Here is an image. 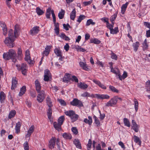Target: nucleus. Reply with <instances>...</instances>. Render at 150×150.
<instances>
[{
	"label": "nucleus",
	"mask_w": 150,
	"mask_h": 150,
	"mask_svg": "<svg viewBox=\"0 0 150 150\" xmlns=\"http://www.w3.org/2000/svg\"><path fill=\"white\" fill-rule=\"evenodd\" d=\"M35 84L36 87V89L38 93L39 92L41 91V86L40 83L38 80H36L35 82Z\"/></svg>",
	"instance_id": "nucleus-23"
},
{
	"label": "nucleus",
	"mask_w": 150,
	"mask_h": 150,
	"mask_svg": "<svg viewBox=\"0 0 150 150\" xmlns=\"http://www.w3.org/2000/svg\"><path fill=\"white\" fill-rule=\"evenodd\" d=\"M51 48V46H47L45 48V50L44 51L43 53V56L45 55L46 56H47L49 54Z\"/></svg>",
	"instance_id": "nucleus-21"
},
{
	"label": "nucleus",
	"mask_w": 150,
	"mask_h": 150,
	"mask_svg": "<svg viewBox=\"0 0 150 150\" xmlns=\"http://www.w3.org/2000/svg\"><path fill=\"white\" fill-rule=\"evenodd\" d=\"M77 86L79 88L84 90H86L88 87V86L87 84L82 82L78 83Z\"/></svg>",
	"instance_id": "nucleus-18"
},
{
	"label": "nucleus",
	"mask_w": 150,
	"mask_h": 150,
	"mask_svg": "<svg viewBox=\"0 0 150 150\" xmlns=\"http://www.w3.org/2000/svg\"><path fill=\"white\" fill-rule=\"evenodd\" d=\"M110 71L111 72L115 74L118 76L120 75V71L119 69L117 68H113V67H111Z\"/></svg>",
	"instance_id": "nucleus-20"
},
{
	"label": "nucleus",
	"mask_w": 150,
	"mask_h": 150,
	"mask_svg": "<svg viewBox=\"0 0 150 150\" xmlns=\"http://www.w3.org/2000/svg\"><path fill=\"white\" fill-rule=\"evenodd\" d=\"M25 59L30 64H33L34 63V61L31 60L30 56H25Z\"/></svg>",
	"instance_id": "nucleus-34"
},
{
	"label": "nucleus",
	"mask_w": 150,
	"mask_h": 150,
	"mask_svg": "<svg viewBox=\"0 0 150 150\" xmlns=\"http://www.w3.org/2000/svg\"><path fill=\"white\" fill-rule=\"evenodd\" d=\"M6 96L3 92H1L0 93V100L1 102H2L5 99Z\"/></svg>",
	"instance_id": "nucleus-43"
},
{
	"label": "nucleus",
	"mask_w": 150,
	"mask_h": 150,
	"mask_svg": "<svg viewBox=\"0 0 150 150\" xmlns=\"http://www.w3.org/2000/svg\"><path fill=\"white\" fill-rule=\"evenodd\" d=\"M128 3L127 2L125 4H123L121 7V13L123 14L125 11L126 9L127 8Z\"/></svg>",
	"instance_id": "nucleus-40"
},
{
	"label": "nucleus",
	"mask_w": 150,
	"mask_h": 150,
	"mask_svg": "<svg viewBox=\"0 0 150 150\" xmlns=\"http://www.w3.org/2000/svg\"><path fill=\"white\" fill-rule=\"evenodd\" d=\"M65 114L66 115L69 116L71 117L73 116V115L75 114V113L74 111L71 110L65 112Z\"/></svg>",
	"instance_id": "nucleus-38"
},
{
	"label": "nucleus",
	"mask_w": 150,
	"mask_h": 150,
	"mask_svg": "<svg viewBox=\"0 0 150 150\" xmlns=\"http://www.w3.org/2000/svg\"><path fill=\"white\" fill-rule=\"evenodd\" d=\"M51 13L52 14L53 19V16H54L55 18L56 19V17L54 13V11L53 10H52L51 8L49 7L47 9L46 12V16L47 18L49 19L50 18Z\"/></svg>",
	"instance_id": "nucleus-8"
},
{
	"label": "nucleus",
	"mask_w": 150,
	"mask_h": 150,
	"mask_svg": "<svg viewBox=\"0 0 150 150\" xmlns=\"http://www.w3.org/2000/svg\"><path fill=\"white\" fill-rule=\"evenodd\" d=\"M78 117V115L75 113L71 117V119L72 121L74 122L77 120Z\"/></svg>",
	"instance_id": "nucleus-52"
},
{
	"label": "nucleus",
	"mask_w": 150,
	"mask_h": 150,
	"mask_svg": "<svg viewBox=\"0 0 150 150\" xmlns=\"http://www.w3.org/2000/svg\"><path fill=\"white\" fill-rule=\"evenodd\" d=\"M38 93L37 96V100L39 103H41L45 97V93L44 91L42 90Z\"/></svg>",
	"instance_id": "nucleus-5"
},
{
	"label": "nucleus",
	"mask_w": 150,
	"mask_h": 150,
	"mask_svg": "<svg viewBox=\"0 0 150 150\" xmlns=\"http://www.w3.org/2000/svg\"><path fill=\"white\" fill-rule=\"evenodd\" d=\"M56 139L54 137H52L49 141V147L51 149L53 148L54 147Z\"/></svg>",
	"instance_id": "nucleus-10"
},
{
	"label": "nucleus",
	"mask_w": 150,
	"mask_h": 150,
	"mask_svg": "<svg viewBox=\"0 0 150 150\" xmlns=\"http://www.w3.org/2000/svg\"><path fill=\"white\" fill-rule=\"evenodd\" d=\"M139 45V43L138 42H137L133 44L132 46L134 48V50L135 52L137 51Z\"/></svg>",
	"instance_id": "nucleus-35"
},
{
	"label": "nucleus",
	"mask_w": 150,
	"mask_h": 150,
	"mask_svg": "<svg viewBox=\"0 0 150 150\" xmlns=\"http://www.w3.org/2000/svg\"><path fill=\"white\" fill-rule=\"evenodd\" d=\"M0 26L2 28L3 35L5 36L6 35L7 32V28L6 25L4 23L1 22Z\"/></svg>",
	"instance_id": "nucleus-13"
},
{
	"label": "nucleus",
	"mask_w": 150,
	"mask_h": 150,
	"mask_svg": "<svg viewBox=\"0 0 150 150\" xmlns=\"http://www.w3.org/2000/svg\"><path fill=\"white\" fill-rule=\"evenodd\" d=\"M63 26L64 29L66 30H69V28H70V26L68 23H67V24H64Z\"/></svg>",
	"instance_id": "nucleus-61"
},
{
	"label": "nucleus",
	"mask_w": 150,
	"mask_h": 150,
	"mask_svg": "<svg viewBox=\"0 0 150 150\" xmlns=\"http://www.w3.org/2000/svg\"><path fill=\"white\" fill-rule=\"evenodd\" d=\"M75 48L78 51L84 52L86 51L85 49L81 48L79 45L75 46Z\"/></svg>",
	"instance_id": "nucleus-42"
},
{
	"label": "nucleus",
	"mask_w": 150,
	"mask_h": 150,
	"mask_svg": "<svg viewBox=\"0 0 150 150\" xmlns=\"http://www.w3.org/2000/svg\"><path fill=\"white\" fill-rule=\"evenodd\" d=\"M73 133L75 135L77 134L78 133V129L75 127H73L71 129Z\"/></svg>",
	"instance_id": "nucleus-58"
},
{
	"label": "nucleus",
	"mask_w": 150,
	"mask_h": 150,
	"mask_svg": "<svg viewBox=\"0 0 150 150\" xmlns=\"http://www.w3.org/2000/svg\"><path fill=\"white\" fill-rule=\"evenodd\" d=\"M71 79L70 74H66L63 79V81L64 82L68 81Z\"/></svg>",
	"instance_id": "nucleus-26"
},
{
	"label": "nucleus",
	"mask_w": 150,
	"mask_h": 150,
	"mask_svg": "<svg viewBox=\"0 0 150 150\" xmlns=\"http://www.w3.org/2000/svg\"><path fill=\"white\" fill-rule=\"evenodd\" d=\"M117 103V100L114 96L106 103V106L107 107H113L116 105Z\"/></svg>",
	"instance_id": "nucleus-7"
},
{
	"label": "nucleus",
	"mask_w": 150,
	"mask_h": 150,
	"mask_svg": "<svg viewBox=\"0 0 150 150\" xmlns=\"http://www.w3.org/2000/svg\"><path fill=\"white\" fill-rule=\"evenodd\" d=\"M36 12L38 15H41L44 13V12L38 7L36 8Z\"/></svg>",
	"instance_id": "nucleus-48"
},
{
	"label": "nucleus",
	"mask_w": 150,
	"mask_h": 150,
	"mask_svg": "<svg viewBox=\"0 0 150 150\" xmlns=\"http://www.w3.org/2000/svg\"><path fill=\"white\" fill-rule=\"evenodd\" d=\"M76 16V11L75 9L74 8L73 9L72 11L70 14V18L73 20H74Z\"/></svg>",
	"instance_id": "nucleus-29"
},
{
	"label": "nucleus",
	"mask_w": 150,
	"mask_h": 150,
	"mask_svg": "<svg viewBox=\"0 0 150 150\" xmlns=\"http://www.w3.org/2000/svg\"><path fill=\"white\" fill-rule=\"evenodd\" d=\"M134 142L136 143H138L139 146L141 145V141L139 138L137 136L134 135L133 137Z\"/></svg>",
	"instance_id": "nucleus-27"
},
{
	"label": "nucleus",
	"mask_w": 150,
	"mask_h": 150,
	"mask_svg": "<svg viewBox=\"0 0 150 150\" xmlns=\"http://www.w3.org/2000/svg\"><path fill=\"white\" fill-rule=\"evenodd\" d=\"M92 2V0H90L88 1H84L83 2V4L84 6H86L91 4Z\"/></svg>",
	"instance_id": "nucleus-64"
},
{
	"label": "nucleus",
	"mask_w": 150,
	"mask_h": 150,
	"mask_svg": "<svg viewBox=\"0 0 150 150\" xmlns=\"http://www.w3.org/2000/svg\"><path fill=\"white\" fill-rule=\"evenodd\" d=\"M18 84V80L16 77H13L12 79V85L11 87V89L15 88L17 86Z\"/></svg>",
	"instance_id": "nucleus-14"
},
{
	"label": "nucleus",
	"mask_w": 150,
	"mask_h": 150,
	"mask_svg": "<svg viewBox=\"0 0 150 150\" xmlns=\"http://www.w3.org/2000/svg\"><path fill=\"white\" fill-rule=\"evenodd\" d=\"M54 128L58 131H60L61 130V125L59 124L58 122H54L53 123Z\"/></svg>",
	"instance_id": "nucleus-25"
},
{
	"label": "nucleus",
	"mask_w": 150,
	"mask_h": 150,
	"mask_svg": "<svg viewBox=\"0 0 150 150\" xmlns=\"http://www.w3.org/2000/svg\"><path fill=\"white\" fill-rule=\"evenodd\" d=\"M46 103L47 105L49 107L47 112V115L48 118L51 122H52V110L50 108L53 105L52 102L50 98L48 96L46 98Z\"/></svg>",
	"instance_id": "nucleus-3"
},
{
	"label": "nucleus",
	"mask_w": 150,
	"mask_h": 150,
	"mask_svg": "<svg viewBox=\"0 0 150 150\" xmlns=\"http://www.w3.org/2000/svg\"><path fill=\"white\" fill-rule=\"evenodd\" d=\"M110 31V33L112 34H116L119 32L117 27H115L114 29L113 28Z\"/></svg>",
	"instance_id": "nucleus-39"
},
{
	"label": "nucleus",
	"mask_w": 150,
	"mask_h": 150,
	"mask_svg": "<svg viewBox=\"0 0 150 150\" xmlns=\"http://www.w3.org/2000/svg\"><path fill=\"white\" fill-rule=\"evenodd\" d=\"M92 141L91 139L88 140V143L87 144V148L88 150H90L91 147Z\"/></svg>",
	"instance_id": "nucleus-56"
},
{
	"label": "nucleus",
	"mask_w": 150,
	"mask_h": 150,
	"mask_svg": "<svg viewBox=\"0 0 150 150\" xmlns=\"http://www.w3.org/2000/svg\"><path fill=\"white\" fill-rule=\"evenodd\" d=\"M45 75L47 76L51 77V74L49 70L47 69L45 71L44 75Z\"/></svg>",
	"instance_id": "nucleus-63"
},
{
	"label": "nucleus",
	"mask_w": 150,
	"mask_h": 150,
	"mask_svg": "<svg viewBox=\"0 0 150 150\" xmlns=\"http://www.w3.org/2000/svg\"><path fill=\"white\" fill-rule=\"evenodd\" d=\"M18 58H21L22 56V50L21 48H18Z\"/></svg>",
	"instance_id": "nucleus-55"
},
{
	"label": "nucleus",
	"mask_w": 150,
	"mask_h": 150,
	"mask_svg": "<svg viewBox=\"0 0 150 150\" xmlns=\"http://www.w3.org/2000/svg\"><path fill=\"white\" fill-rule=\"evenodd\" d=\"M19 30V26L16 25L15 26L14 32L12 29L8 32V37L6 38L4 42L5 44L10 48L13 47L15 45L14 41L16 38L18 36Z\"/></svg>",
	"instance_id": "nucleus-1"
},
{
	"label": "nucleus",
	"mask_w": 150,
	"mask_h": 150,
	"mask_svg": "<svg viewBox=\"0 0 150 150\" xmlns=\"http://www.w3.org/2000/svg\"><path fill=\"white\" fill-rule=\"evenodd\" d=\"M16 67L18 70H21L22 74L25 75L28 70V67L26 64L23 63L20 66L19 65H16Z\"/></svg>",
	"instance_id": "nucleus-4"
},
{
	"label": "nucleus",
	"mask_w": 150,
	"mask_h": 150,
	"mask_svg": "<svg viewBox=\"0 0 150 150\" xmlns=\"http://www.w3.org/2000/svg\"><path fill=\"white\" fill-rule=\"evenodd\" d=\"M123 120L124 123L125 125L129 127H130V125L129 120L126 118H124Z\"/></svg>",
	"instance_id": "nucleus-44"
},
{
	"label": "nucleus",
	"mask_w": 150,
	"mask_h": 150,
	"mask_svg": "<svg viewBox=\"0 0 150 150\" xmlns=\"http://www.w3.org/2000/svg\"><path fill=\"white\" fill-rule=\"evenodd\" d=\"M88 119L86 118L85 119L84 122L86 123H88L89 125H91L92 122V118L89 116L88 117Z\"/></svg>",
	"instance_id": "nucleus-37"
},
{
	"label": "nucleus",
	"mask_w": 150,
	"mask_h": 150,
	"mask_svg": "<svg viewBox=\"0 0 150 150\" xmlns=\"http://www.w3.org/2000/svg\"><path fill=\"white\" fill-rule=\"evenodd\" d=\"M81 96L83 97H88L90 96V94L88 92L86 91L81 94Z\"/></svg>",
	"instance_id": "nucleus-59"
},
{
	"label": "nucleus",
	"mask_w": 150,
	"mask_h": 150,
	"mask_svg": "<svg viewBox=\"0 0 150 150\" xmlns=\"http://www.w3.org/2000/svg\"><path fill=\"white\" fill-rule=\"evenodd\" d=\"M39 27L38 26H35L33 27L30 31V34L33 35L37 34L39 31Z\"/></svg>",
	"instance_id": "nucleus-12"
},
{
	"label": "nucleus",
	"mask_w": 150,
	"mask_h": 150,
	"mask_svg": "<svg viewBox=\"0 0 150 150\" xmlns=\"http://www.w3.org/2000/svg\"><path fill=\"white\" fill-rule=\"evenodd\" d=\"M114 24V23H112L111 24H110L109 23H108L107 24H106L107 27L110 30L113 28Z\"/></svg>",
	"instance_id": "nucleus-60"
},
{
	"label": "nucleus",
	"mask_w": 150,
	"mask_h": 150,
	"mask_svg": "<svg viewBox=\"0 0 150 150\" xmlns=\"http://www.w3.org/2000/svg\"><path fill=\"white\" fill-rule=\"evenodd\" d=\"M54 52L55 54L57 57H59L58 60L60 61H62L63 58L62 57V53L59 47L55 48L54 50Z\"/></svg>",
	"instance_id": "nucleus-6"
},
{
	"label": "nucleus",
	"mask_w": 150,
	"mask_h": 150,
	"mask_svg": "<svg viewBox=\"0 0 150 150\" xmlns=\"http://www.w3.org/2000/svg\"><path fill=\"white\" fill-rule=\"evenodd\" d=\"M58 100L60 104L63 106L66 105V103L62 99H58Z\"/></svg>",
	"instance_id": "nucleus-62"
},
{
	"label": "nucleus",
	"mask_w": 150,
	"mask_h": 150,
	"mask_svg": "<svg viewBox=\"0 0 150 150\" xmlns=\"http://www.w3.org/2000/svg\"><path fill=\"white\" fill-rule=\"evenodd\" d=\"M132 127L133 129L136 132H138L139 131V126L136 123L134 120H132Z\"/></svg>",
	"instance_id": "nucleus-17"
},
{
	"label": "nucleus",
	"mask_w": 150,
	"mask_h": 150,
	"mask_svg": "<svg viewBox=\"0 0 150 150\" xmlns=\"http://www.w3.org/2000/svg\"><path fill=\"white\" fill-rule=\"evenodd\" d=\"M21 126V124L20 122H18L16 124L15 127L16 132L17 133H18L20 132V127Z\"/></svg>",
	"instance_id": "nucleus-28"
},
{
	"label": "nucleus",
	"mask_w": 150,
	"mask_h": 150,
	"mask_svg": "<svg viewBox=\"0 0 150 150\" xmlns=\"http://www.w3.org/2000/svg\"><path fill=\"white\" fill-rule=\"evenodd\" d=\"M127 76V73L125 71H124L123 74L121 76L120 74V75H119L118 77L119 79L122 80V79H124L126 78Z\"/></svg>",
	"instance_id": "nucleus-36"
},
{
	"label": "nucleus",
	"mask_w": 150,
	"mask_h": 150,
	"mask_svg": "<svg viewBox=\"0 0 150 150\" xmlns=\"http://www.w3.org/2000/svg\"><path fill=\"white\" fill-rule=\"evenodd\" d=\"M93 81L96 84H97L100 87L103 89H106L107 88L101 82L98 80L93 79Z\"/></svg>",
	"instance_id": "nucleus-16"
},
{
	"label": "nucleus",
	"mask_w": 150,
	"mask_h": 150,
	"mask_svg": "<svg viewBox=\"0 0 150 150\" xmlns=\"http://www.w3.org/2000/svg\"><path fill=\"white\" fill-rule=\"evenodd\" d=\"M64 116H62L59 118L58 120V122L59 124L60 125H62L63 124V122L64 121Z\"/></svg>",
	"instance_id": "nucleus-45"
},
{
	"label": "nucleus",
	"mask_w": 150,
	"mask_h": 150,
	"mask_svg": "<svg viewBox=\"0 0 150 150\" xmlns=\"http://www.w3.org/2000/svg\"><path fill=\"white\" fill-rule=\"evenodd\" d=\"M109 88L113 92L117 93H119V91L117 90L115 88L112 86L110 85L109 86Z\"/></svg>",
	"instance_id": "nucleus-47"
},
{
	"label": "nucleus",
	"mask_w": 150,
	"mask_h": 150,
	"mask_svg": "<svg viewBox=\"0 0 150 150\" xmlns=\"http://www.w3.org/2000/svg\"><path fill=\"white\" fill-rule=\"evenodd\" d=\"M3 57L6 60L11 59L14 62H15L17 61L16 53L15 50L12 49L9 50L8 53H4L3 55Z\"/></svg>",
	"instance_id": "nucleus-2"
},
{
	"label": "nucleus",
	"mask_w": 150,
	"mask_h": 150,
	"mask_svg": "<svg viewBox=\"0 0 150 150\" xmlns=\"http://www.w3.org/2000/svg\"><path fill=\"white\" fill-rule=\"evenodd\" d=\"M62 136L64 138L66 139H70L72 138L71 134L66 133L63 134Z\"/></svg>",
	"instance_id": "nucleus-32"
},
{
	"label": "nucleus",
	"mask_w": 150,
	"mask_h": 150,
	"mask_svg": "<svg viewBox=\"0 0 150 150\" xmlns=\"http://www.w3.org/2000/svg\"><path fill=\"white\" fill-rule=\"evenodd\" d=\"M90 42L94 43L95 44H99L100 43V41L97 39H94L90 40Z\"/></svg>",
	"instance_id": "nucleus-51"
},
{
	"label": "nucleus",
	"mask_w": 150,
	"mask_h": 150,
	"mask_svg": "<svg viewBox=\"0 0 150 150\" xmlns=\"http://www.w3.org/2000/svg\"><path fill=\"white\" fill-rule=\"evenodd\" d=\"M34 125L31 126L27 132V133L25 136V138H28L30 137L31 134L34 131Z\"/></svg>",
	"instance_id": "nucleus-19"
},
{
	"label": "nucleus",
	"mask_w": 150,
	"mask_h": 150,
	"mask_svg": "<svg viewBox=\"0 0 150 150\" xmlns=\"http://www.w3.org/2000/svg\"><path fill=\"white\" fill-rule=\"evenodd\" d=\"M143 50L144 51L148 49V45L147 42V40L146 39L142 43Z\"/></svg>",
	"instance_id": "nucleus-31"
},
{
	"label": "nucleus",
	"mask_w": 150,
	"mask_h": 150,
	"mask_svg": "<svg viewBox=\"0 0 150 150\" xmlns=\"http://www.w3.org/2000/svg\"><path fill=\"white\" fill-rule=\"evenodd\" d=\"M96 98L98 99H108L110 98L109 96L107 95L96 94Z\"/></svg>",
	"instance_id": "nucleus-15"
},
{
	"label": "nucleus",
	"mask_w": 150,
	"mask_h": 150,
	"mask_svg": "<svg viewBox=\"0 0 150 150\" xmlns=\"http://www.w3.org/2000/svg\"><path fill=\"white\" fill-rule=\"evenodd\" d=\"M23 146L24 150H29V144L26 141L23 144Z\"/></svg>",
	"instance_id": "nucleus-53"
},
{
	"label": "nucleus",
	"mask_w": 150,
	"mask_h": 150,
	"mask_svg": "<svg viewBox=\"0 0 150 150\" xmlns=\"http://www.w3.org/2000/svg\"><path fill=\"white\" fill-rule=\"evenodd\" d=\"M26 87L25 86H23L20 89V91L18 95L19 96H22L24 94L26 91Z\"/></svg>",
	"instance_id": "nucleus-30"
},
{
	"label": "nucleus",
	"mask_w": 150,
	"mask_h": 150,
	"mask_svg": "<svg viewBox=\"0 0 150 150\" xmlns=\"http://www.w3.org/2000/svg\"><path fill=\"white\" fill-rule=\"evenodd\" d=\"M16 114V111L15 110L11 111L9 114L8 115V118L11 119L14 117L15 115Z\"/></svg>",
	"instance_id": "nucleus-49"
},
{
	"label": "nucleus",
	"mask_w": 150,
	"mask_h": 150,
	"mask_svg": "<svg viewBox=\"0 0 150 150\" xmlns=\"http://www.w3.org/2000/svg\"><path fill=\"white\" fill-rule=\"evenodd\" d=\"M86 17L83 15H80L78 18L77 21L80 23L81 21L85 18Z\"/></svg>",
	"instance_id": "nucleus-57"
},
{
	"label": "nucleus",
	"mask_w": 150,
	"mask_h": 150,
	"mask_svg": "<svg viewBox=\"0 0 150 150\" xmlns=\"http://www.w3.org/2000/svg\"><path fill=\"white\" fill-rule=\"evenodd\" d=\"M60 37L63 39H64L66 40H69V38L67 36H66L64 34L61 33L60 35Z\"/></svg>",
	"instance_id": "nucleus-50"
},
{
	"label": "nucleus",
	"mask_w": 150,
	"mask_h": 150,
	"mask_svg": "<svg viewBox=\"0 0 150 150\" xmlns=\"http://www.w3.org/2000/svg\"><path fill=\"white\" fill-rule=\"evenodd\" d=\"M95 23L91 19H89L86 22V25L87 26H88L91 24L92 25H94Z\"/></svg>",
	"instance_id": "nucleus-46"
},
{
	"label": "nucleus",
	"mask_w": 150,
	"mask_h": 150,
	"mask_svg": "<svg viewBox=\"0 0 150 150\" xmlns=\"http://www.w3.org/2000/svg\"><path fill=\"white\" fill-rule=\"evenodd\" d=\"M145 88L147 91L150 92V81L148 80L146 83Z\"/></svg>",
	"instance_id": "nucleus-41"
},
{
	"label": "nucleus",
	"mask_w": 150,
	"mask_h": 150,
	"mask_svg": "<svg viewBox=\"0 0 150 150\" xmlns=\"http://www.w3.org/2000/svg\"><path fill=\"white\" fill-rule=\"evenodd\" d=\"M134 103L135 109L136 111L137 112L138 109L139 104L137 100L136 99H134Z\"/></svg>",
	"instance_id": "nucleus-54"
},
{
	"label": "nucleus",
	"mask_w": 150,
	"mask_h": 150,
	"mask_svg": "<svg viewBox=\"0 0 150 150\" xmlns=\"http://www.w3.org/2000/svg\"><path fill=\"white\" fill-rule=\"evenodd\" d=\"M79 65L81 67L85 70L88 71L89 70V68L87 66V64L86 62H79Z\"/></svg>",
	"instance_id": "nucleus-22"
},
{
	"label": "nucleus",
	"mask_w": 150,
	"mask_h": 150,
	"mask_svg": "<svg viewBox=\"0 0 150 150\" xmlns=\"http://www.w3.org/2000/svg\"><path fill=\"white\" fill-rule=\"evenodd\" d=\"M71 105L73 106L81 107L83 106V105L81 101L77 99H74L71 102Z\"/></svg>",
	"instance_id": "nucleus-9"
},
{
	"label": "nucleus",
	"mask_w": 150,
	"mask_h": 150,
	"mask_svg": "<svg viewBox=\"0 0 150 150\" xmlns=\"http://www.w3.org/2000/svg\"><path fill=\"white\" fill-rule=\"evenodd\" d=\"M73 142L76 148L79 149H81V144L78 139H74Z\"/></svg>",
	"instance_id": "nucleus-24"
},
{
	"label": "nucleus",
	"mask_w": 150,
	"mask_h": 150,
	"mask_svg": "<svg viewBox=\"0 0 150 150\" xmlns=\"http://www.w3.org/2000/svg\"><path fill=\"white\" fill-rule=\"evenodd\" d=\"M65 13V11L61 9V11H60L58 14V16L59 19H62L63 18Z\"/></svg>",
	"instance_id": "nucleus-33"
},
{
	"label": "nucleus",
	"mask_w": 150,
	"mask_h": 150,
	"mask_svg": "<svg viewBox=\"0 0 150 150\" xmlns=\"http://www.w3.org/2000/svg\"><path fill=\"white\" fill-rule=\"evenodd\" d=\"M53 22L54 23V30L55 32L57 35H58L59 33V26L58 23H56V19L55 18L54 16H53Z\"/></svg>",
	"instance_id": "nucleus-11"
}]
</instances>
